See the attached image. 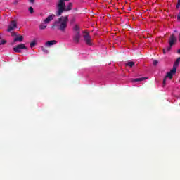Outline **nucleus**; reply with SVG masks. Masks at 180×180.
<instances>
[{
	"instance_id": "15",
	"label": "nucleus",
	"mask_w": 180,
	"mask_h": 180,
	"mask_svg": "<svg viewBox=\"0 0 180 180\" xmlns=\"http://www.w3.org/2000/svg\"><path fill=\"white\" fill-rule=\"evenodd\" d=\"M46 27H47V25H45V24H41V25H39V29H40L41 30H44V29H46Z\"/></svg>"
},
{
	"instance_id": "11",
	"label": "nucleus",
	"mask_w": 180,
	"mask_h": 180,
	"mask_svg": "<svg viewBox=\"0 0 180 180\" xmlns=\"http://www.w3.org/2000/svg\"><path fill=\"white\" fill-rule=\"evenodd\" d=\"M54 44H57V41L51 40L46 42L45 46H54Z\"/></svg>"
},
{
	"instance_id": "26",
	"label": "nucleus",
	"mask_w": 180,
	"mask_h": 180,
	"mask_svg": "<svg viewBox=\"0 0 180 180\" xmlns=\"http://www.w3.org/2000/svg\"><path fill=\"white\" fill-rule=\"evenodd\" d=\"M177 19H179V20L180 19V14L178 15Z\"/></svg>"
},
{
	"instance_id": "17",
	"label": "nucleus",
	"mask_w": 180,
	"mask_h": 180,
	"mask_svg": "<svg viewBox=\"0 0 180 180\" xmlns=\"http://www.w3.org/2000/svg\"><path fill=\"white\" fill-rule=\"evenodd\" d=\"M41 51L44 52V53H46L47 54V53H49V51L47 49H46V48H44V46H41Z\"/></svg>"
},
{
	"instance_id": "23",
	"label": "nucleus",
	"mask_w": 180,
	"mask_h": 180,
	"mask_svg": "<svg viewBox=\"0 0 180 180\" xmlns=\"http://www.w3.org/2000/svg\"><path fill=\"white\" fill-rule=\"evenodd\" d=\"M35 0H30V4H34Z\"/></svg>"
},
{
	"instance_id": "1",
	"label": "nucleus",
	"mask_w": 180,
	"mask_h": 180,
	"mask_svg": "<svg viewBox=\"0 0 180 180\" xmlns=\"http://www.w3.org/2000/svg\"><path fill=\"white\" fill-rule=\"evenodd\" d=\"M68 15L61 16L58 20H56L52 25V29L56 27L58 30L62 32V33H65V30H67V27H68Z\"/></svg>"
},
{
	"instance_id": "22",
	"label": "nucleus",
	"mask_w": 180,
	"mask_h": 180,
	"mask_svg": "<svg viewBox=\"0 0 180 180\" xmlns=\"http://www.w3.org/2000/svg\"><path fill=\"white\" fill-rule=\"evenodd\" d=\"M166 81H167V78L165 77V78L163 79V85H165Z\"/></svg>"
},
{
	"instance_id": "19",
	"label": "nucleus",
	"mask_w": 180,
	"mask_h": 180,
	"mask_svg": "<svg viewBox=\"0 0 180 180\" xmlns=\"http://www.w3.org/2000/svg\"><path fill=\"white\" fill-rule=\"evenodd\" d=\"M6 40L3 39V40L0 42V46H2V45H4V44H6Z\"/></svg>"
},
{
	"instance_id": "28",
	"label": "nucleus",
	"mask_w": 180,
	"mask_h": 180,
	"mask_svg": "<svg viewBox=\"0 0 180 180\" xmlns=\"http://www.w3.org/2000/svg\"><path fill=\"white\" fill-rule=\"evenodd\" d=\"M0 39H1V37H0Z\"/></svg>"
},
{
	"instance_id": "21",
	"label": "nucleus",
	"mask_w": 180,
	"mask_h": 180,
	"mask_svg": "<svg viewBox=\"0 0 180 180\" xmlns=\"http://www.w3.org/2000/svg\"><path fill=\"white\" fill-rule=\"evenodd\" d=\"M18 4H19V0H15L13 5H17Z\"/></svg>"
},
{
	"instance_id": "24",
	"label": "nucleus",
	"mask_w": 180,
	"mask_h": 180,
	"mask_svg": "<svg viewBox=\"0 0 180 180\" xmlns=\"http://www.w3.org/2000/svg\"><path fill=\"white\" fill-rule=\"evenodd\" d=\"M165 51H168L167 50V48H166L165 49H163V53H164V54H165V53H166Z\"/></svg>"
},
{
	"instance_id": "8",
	"label": "nucleus",
	"mask_w": 180,
	"mask_h": 180,
	"mask_svg": "<svg viewBox=\"0 0 180 180\" xmlns=\"http://www.w3.org/2000/svg\"><path fill=\"white\" fill-rule=\"evenodd\" d=\"M55 18H56V15L54 14L49 15L45 20H44V23L49 25V23H50L51 20H53Z\"/></svg>"
},
{
	"instance_id": "4",
	"label": "nucleus",
	"mask_w": 180,
	"mask_h": 180,
	"mask_svg": "<svg viewBox=\"0 0 180 180\" xmlns=\"http://www.w3.org/2000/svg\"><path fill=\"white\" fill-rule=\"evenodd\" d=\"M175 43H176V37L175 36V34H172L168 40L169 46L166 48L167 51H170Z\"/></svg>"
},
{
	"instance_id": "5",
	"label": "nucleus",
	"mask_w": 180,
	"mask_h": 180,
	"mask_svg": "<svg viewBox=\"0 0 180 180\" xmlns=\"http://www.w3.org/2000/svg\"><path fill=\"white\" fill-rule=\"evenodd\" d=\"M83 33L84 34L83 35V38L85 44L87 46H93L94 44L92 43V37H91V35H89V33L86 32H83Z\"/></svg>"
},
{
	"instance_id": "20",
	"label": "nucleus",
	"mask_w": 180,
	"mask_h": 180,
	"mask_svg": "<svg viewBox=\"0 0 180 180\" xmlns=\"http://www.w3.org/2000/svg\"><path fill=\"white\" fill-rule=\"evenodd\" d=\"M158 65V60H155L153 61V65L156 66V65Z\"/></svg>"
},
{
	"instance_id": "13",
	"label": "nucleus",
	"mask_w": 180,
	"mask_h": 180,
	"mask_svg": "<svg viewBox=\"0 0 180 180\" xmlns=\"http://www.w3.org/2000/svg\"><path fill=\"white\" fill-rule=\"evenodd\" d=\"M145 79H147V77L136 78L133 79V82H140L141 81H144Z\"/></svg>"
},
{
	"instance_id": "16",
	"label": "nucleus",
	"mask_w": 180,
	"mask_h": 180,
	"mask_svg": "<svg viewBox=\"0 0 180 180\" xmlns=\"http://www.w3.org/2000/svg\"><path fill=\"white\" fill-rule=\"evenodd\" d=\"M35 46H36V41H33L32 42H31V43L30 44V47L31 49H33V47Z\"/></svg>"
},
{
	"instance_id": "9",
	"label": "nucleus",
	"mask_w": 180,
	"mask_h": 180,
	"mask_svg": "<svg viewBox=\"0 0 180 180\" xmlns=\"http://www.w3.org/2000/svg\"><path fill=\"white\" fill-rule=\"evenodd\" d=\"M174 74H176V70H175V68H172L169 72H167L165 77L169 78V79H172Z\"/></svg>"
},
{
	"instance_id": "27",
	"label": "nucleus",
	"mask_w": 180,
	"mask_h": 180,
	"mask_svg": "<svg viewBox=\"0 0 180 180\" xmlns=\"http://www.w3.org/2000/svg\"><path fill=\"white\" fill-rule=\"evenodd\" d=\"M177 53H179V54H180V49H178Z\"/></svg>"
},
{
	"instance_id": "7",
	"label": "nucleus",
	"mask_w": 180,
	"mask_h": 180,
	"mask_svg": "<svg viewBox=\"0 0 180 180\" xmlns=\"http://www.w3.org/2000/svg\"><path fill=\"white\" fill-rule=\"evenodd\" d=\"M16 27H18V23L16 22V20H12L10 25H8L7 32H12L15 30Z\"/></svg>"
},
{
	"instance_id": "6",
	"label": "nucleus",
	"mask_w": 180,
	"mask_h": 180,
	"mask_svg": "<svg viewBox=\"0 0 180 180\" xmlns=\"http://www.w3.org/2000/svg\"><path fill=\"white\" fill-rule=\"evenodd\" d=\"M13 50L15 53H22V50H27V47H26L25 44H20L16 45Z\"/></svg>"
},
{
	"instance_id": "14",
	"label": "nucleus",
	"mask_w": 180,
	"mask_h": 180,
	"mask_svg": "<svg viewBox=\"0 0 180 180\" xmlns=\"http://www.w3.org/2000/svg\"><path fill=\"white\" fill-rule=\"evenodd\" d=\"M126 67H133V65H134V62L133 61H129L128 63H127L125 64Z\"/></svg>"
},
{
	"instance_id": "12",
	"label": "nucleus",
	"mask_w": 180,
	"mask_h": 180,
	"mask_svg": "<svg viewBox=\"0 0 180 180\" xmlns=\"http://www.w3.org/2000/svg\"><path fill=\"white\" fill-rule=\"evenodd\" d=\"M179 62H180V57L178 58L176 61L174 62V64L173 65V68L176 70V68H178V66L179 65Z\"/></svg>"
},
{
	"instance_id": "2",
	"label": "nucleus",
	"mask_w": 180,
	"mask_h": 180,
	"mask_svg": "<svg viewBox=\"0 0 180 180\" xmlns=\"http://www.w3.org/2000/svg\"><path fill=\"white\" fill-rule=\"evenodd\" d=\"M65 0H59L57 4V11L56 15L57 18H60L63 15V12H68V11H71L72 9V3H69L67 8H65Z\"/></svg>"
},
{
	"instance_id": "10",
	"label": "nucleus",
	"mask_w": 180,
	"mask_h": 180,
	"mask_svg": "<svg viewBox=\"0 0 180 180\" xmlns=\"http://www.w3.org/2000/svg\"><path fill=\"white\" fill-rule=\"evenodd\" d=\"M22 43V41H23V36L20 35V36H17L15 38H14L13 39V43Z\"/></svg>"
},
{
	"instance_id": "3",
	"label": "nucleus",
	"mask_w": 180,
	"mask_h": 180,
	"mask_svg": "<svg viewBox=\"0 0 180 180\" xmlns=\"http://www.w3.org/2000/svg\"><path fill=\"white\" fill-rule=\"evenodd\" d=\"M73 36L72 39L75 44H78L79 43V40H81V29L78 25H75L73 28Z\"/></svg>"
},
{
	"instance_id": "25",
	"label": "nucleus",
	"mask_w": 180,
	"mask_h": 180,
	"mask_svg": "<svg viewBox=\"0 0 180 180\" xmlns=\"http://www.w3.org/2000/svg\"><path fill=\"white\" fill-rule=\"evenodd\" d=\"M12 36H16V33L13 32V33H12Z\"/></svg>"
},
{
	"instance_id": "18",
	"label": "nucleus",
	"mask_w": 180,
	"mask_h": 180,
	"mask_svg": "<svg viewBox=\"0 0 180 180\" xmlns=\"http://www.w3.org/2000/svg\"><path fill=\"white\" fill-rule=\"evenodd\" d=\"M28 11L30 13L32 14L34 11L33 10V7H29Z\"/></svg>"
}]
</instances>
